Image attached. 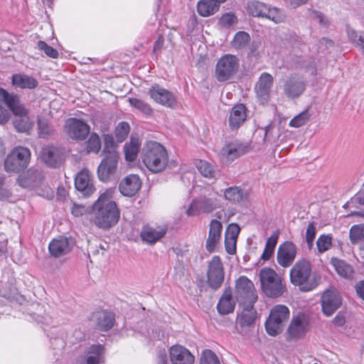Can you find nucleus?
I'll return each instance as SVG.
<instances>
[{
	"instance_id": "f257e3e1",
	"label": "nucleus",
	"mask_w": 364,
	"mask_h": 364,
	"mask_svg": "<svg viewBox=\"0 0 364 364\" xmlns=\"http://www.w3.org/2000/svg\"><path fill=\"white\" fill-rule=\"evenodd\" d=\"M114 192L112 188L105 190L90 208L91 221L99 228L108 230L116 225L119 220V209L112 200Z\"/></svg>"
},
{
	"instance_id": "f03ea898",
	"label": "nucleus",
	"mask_w": 364,
	"mask_h": 364,
	"mask_svg": "<svg viewBox=\"0 0 364 364\" xmlns=\"http://www.w3.org/2000/svg\"><path fill=\"white\" fill-rule=\"evenodd\" d=\"M290 282L302 291H310L318 285L320 279L313 272L311 262L304 258L298 259L289 271Z\"/></svg>"
},
{
	"instance_id": "7ed1b4c3",
	"label": "nucleus",
	"mask_w": 364,
	"mask_h": 364,
	"mask_svg": "<svg viewBox=\"0 0 364 364\" xmlns=\"http://www.w3.org/2000/svg\"><path fill=\"white\" fill-rule=\"evenodd\" d=\"M0 96L2 97L7 107L13 112L15 117L13 120L16 130L20 133H28L33 126V122L28 116V110L21 102L19 97L14 93H9L0 88Z\"/></svg>"
},
{
	"instance_id": "20e7f679",
	"label": "nucleus",
	"mask_w": 364,
	"mask_h": 364,
	"mask_svg": "<svg viewBox=\"0 0 364 364\" xmlns=\"http://www.w3.org/2000/svg\"><path fill=\"white\" fill-rule=\"evenodd\" d=\"M235 298L242 305L241 318H256L253 304L256 301L257 296L254 284L245 276L240 277L235 282Z\"/></svg>"
},
{
	"instance_id": "39448f33",
	"label": "nucleus",
	"mask_w": 364,
	"mask_h": 364,
	"mask_svg": "<svg viewBox=\"0 0 364 364\" xmlns=\"http://www.w3.org/2000/svg\"><path fill=\"white\" fill-rule=\"evenodd\" d=\"M259 277L261 288L268 297L277 298L287 292L285 282L273 269H261Z\"/></svg>"
},
{
	"instance_id": "423d86ee",
	"label": "nucleus",
	"mask_w": 364,
	"mask_h": 364,
	"mask_svg": "<svg viewBox=\"0 0 364 364\" xmlns=\"http://www.w3.org/2000/svg\"><path fill=\"white\" fill-rule=\"evenodd\" d=\"M220 207V198L218 192L210 193L199 199L193 200L189 208L186 210L188 216H195L200 213H210Z\"/></svg>"
},
{
	"instance_id": "0eeeda50",
	"label": "nucleus",
	"mask_w": 364,
	"mask_h": 364,
	"mask_svg": "<svg viewBox=\"0 0 364 364\" xmlns=\"http://www.w3.org/2000/svg\"><path fill=\"white\" fill-rule=\"evenodd\" d=\"M30 159L31 151L28 148L15 147L5 160V169L11 172L21 171L28 166Z\"/></svg>"
},
{
	"instance_id": "6e6552de",
	"label": "nucleus",
	"mask_w": 364,
	"mask_h": 364,
	"mask_svg": "<svg viewBox=\"0 0 364 364\" xmlns=\"http://www.w3.org/2000/svg\"><path fill=\"white\" fill-rule=\"evenodd\" d=\"M240 66L237 56L226 54L218 61L215 67V77L219 82L230 80L237 72Z\"/></svg>"
},
{
	"instance_id": "1a4fd4ad",
	"label": "nucleus",
	"mask_w": 364,
	"mask_h": 364,
	"mask_svg": "<svg viewBox=\"0 0 364 364\" xmlns=\"http://www.w3.org/2000/svg\"><path fill=\"white\" fill-rule=\"evenodd\" d=\"M119 154L116 150L108 151L97 167V177L102 182H107L115 175Z\"/></svg>"
},
{
	"instance_id": "9d476101",
	"label": "nucleus",
	"mask_w": 364,
	"mask_h": 364,
	"mask_svg": "<svg viewBox=\"0 0 364 364\" xmlns=\"http://www.w3.org/2000/svg\"><path fill=\"white\" fill-rule=\"evenodd\" d=\"M207 282L213 289H218L223 284L225 271L223 262L218 256H214L208 264L207 271Z\"/></svg>"
},
{
	"instance_id": "9b49d317",
	"label": "nucleus",
	"mask_w": 364,
	"mask_h": 364,
	"mask_svg": "<svg viewBox=\"0 0 364 364\" xmlns=\"http://www.w3.org/2000/svg\"><path fill=\"white\" fill-rule=\"evenodd\" d=\"M63 131L68 138L75 141H82L88 136L90 127L82 120L69 118L65 121Z\"/></svg>"
},
{
	"instance_id": "f8f14e48",
	"label": "nucleus",
	"mask_w": 364,
	"mask_h": 364,
	"mask_svg": "<svg viewBox=\"0 0 364 364\" xmlns=\"http://www.w3.org/2000/svg\"><path fill=\"white\" fill-rule=\"evenodd\" d=\"M274 77L268 73H262L255 85V92L258 102L267 105L271 97Z\"/></svg>"
},
{
	"instance_id": "ddd939ff",
	"label": "nucleus",
	"mask_w": 364,
	"mask_h": 364,
	"mask_svg": "<svg viewBox=\"0 0 364 364\" xmlns=\"http://www.w3.org/2000/svg\"><path fill=\"white\" fill-rule=\"evenodd\" d=\"M304 77L299 74H292L287 77L283 84L284 95L291 99L301 96L306 90Z\"/></svg>"
},
{
	"instance_id": "4468645a",
	"label": "nucleus",
	"mask_w": 364,
	"mask_h": 364,
	"mask_svg": "<svg viewBox=\"0 0 364 364\" xmlns=\"http://www.w3.org/2000/svg\"><path fill=\"white\" fill-rule=\"evenodd\" d=\"M297 254V247L291 241L280 244L277 252V262L283 268H288L293 264Z\"/></svg>"
},
{
	"instance_id": "2eb2a0df",
	"label": "nucleus",
	"mask_w": 364,
	"mask_h": 364,
	"mask_svg": "<svg viewBox=\"0 0 364 364\" xmlns=\"http://www.w3.org/2000/svg\"><path fill=\"white\" fill-rule=\"evenodd\" d=\"M143 162L150 171L159 172V143L150 141L146 144Z\"/></svg>"
},
{
	"instance_id": "dca6fc26",
	"label": "nucleus",
	"mask_w": 364,
	"mask_h": 364,
	"mask_svg": "<svg viewBox=\"0 0 364 364\" xmlns=\"http://www.w3.org/2000/svg\"><path fill=\"white\" fill-rule=\"evenodd\" d=\"M341 297L339 292L334 288H330L323 293L321 306L324 316L328 317L341 305Z\"/></svg>"
},
{
	"instance_id": "f3484780",
	"label": "nucleus",
	"mask_w": 364,
	"mask_h": 364,
	"mask_svg": "<svg viewBox=\"0 0 364 364\" xmlns=\"http://www.w3.org/2000/svg\"><path fill=\"white\" fill-rule=\"evenodd\" d=\"M75 186L76 189L85 196H90L95 191L92 174L86 168L82 169L76 175Z\"/></svg>"
},
{
	"instance_id": "a211bd4d",
	"label": "nucleus",
	"mask_w": 364,
	"mask_h": 364,
	"mask_svg": "<svg viewBox=\"0 0 364 364\" xmlns=\"http://www.w3.org/2000/svg\"><path fill=\"white\" fill-rule=\"evenodd\" d=\"M141 187V181L136 174H129L122 179L119 185V192L124 196H135Z\"/></svg>"
},
{
	"instance_id": "6ab92c4d",
	"label": "nucleus",
	"mask_w": 364,
	"mask_h": 364,
	"mask_svg": "<svg viewBox=\"0 0 364 364\" xmlns=\"http://www.w3.org/2000/svg\"><path fill=\"white\" fill-rule=\"evenodd\" d=\"M105 348L97 343L90 346L87 351L85 358H79L76 364H102L104 363Z\"/></svg>"
},
{
	"instance_id": "aec40b11",
	"label": "nucleus",
	"mask_w": 364,
	"mask_h": 364,
	"mask_svg": "<svg viewBox=\"0 0 364 364\" xmlns=\"http://www.w3.org/2000/svg\"><path fill=\"white\" fill-rule=\"evenodd\" d=\"M169 357L172 364H193L195 358L185 347L175 345L169 348Z\"/></svg>"
},
{
	"instance_id": "412c9836",
	"label": "nucleus",
	"mask_w": 364,
	"mask_h": 364,
	"mask_svg": "<svg viewBox=\"0 0 364 364\" xmlns=\"http://www.w3.org/2000/svg\"><path fill=\"white\" fill-rule=\"evenodd\" d=\"M73 246V241L65 237L53 239L49 244V252L54 257H59L70 252Z\"/></svg>"
},
{
	"instance_id": "4be33fe9",
	"label": "nucleus",
	"mask_w": 364,
	"mask_h": 364,
	"mask_svg": "<svg viewBox=\"0 0 364 364\" xmlns=\"http://www.w3.org/2000/svg\"><path fill=\"white\" fill-rule=\"evenodd\" d=\"M40 156L42 161L51 168L59 166L62 162L61 152L54 146H46L42 148Z\"/></svg>"
},
{
	"instance_id": "5701e85b",
	"label": "nucleus",
	"mask_w": 364,
	"mask_h": 364,
	"mask_svg": "<svg viewBox=\"0 0 364 364\" xmlns=\"http://www.w3.org/2000/svg\"><path fill=\"white\" fill-rule=\"evenodd\" d=\"M248 151V146L238 141H234L225 145L221 149V155L228 161H232L235 159L245 154Z\"/></svg>"
},
{
	"instance_id": "b1692460",
	"label": "nucleus",
	"mask_w": 364,
	"mask_h": 364,
	"mask_svg": "<svg viewBox=\"0 0 364 364\" xmlns=\"http://www.w3.org/2000/svg\"><path fill=\"white\" fill-rule=\"evenodd\" d=\"M223 225L221 223L217 220H212L210 223V229L208 237L206 241V250L212 252L218 244L222 232Z\"/></svg>"
},
{
	"instance_id": "393cba45",
	"label": "nucleus",
	"mask_w": 364,
	"mask_h": 364,
	"mask_svg": "<svg viewBox=\"0 0 364 364\" xmlns=\"http://www.w3.org/2000/svg\"><path fill=\"white\" fill-rule=\"evenodd\" d=\"M235 306V301L232 297V289L229 287L225 288L220 298L217 308L220 314L227 315L233 312Z\"/></svg>"
},
{
	"instance_id": "a878e982",
	"label": "nucleus",
	"mask_w": 364,
	"mask_h": 364,
	"mask_svg": "<svg viewBox=\"0 0 364 364\" xmlns=\"http://www.w3.org/2000/svg\"><path fill=\"white\" fill-rule=\"evenodd\" d=\"M308 320H291L287 333L290 339H299L302 338L308 331Z\"/></svg>"
},
{
	"instance_id": "bb28decb",
	"label": "nucleus",
	"mask_w": 364,
	"mask_h": 364,
	"mask_svg": "<svg viewBox=\"0 0 364 364\" xmlns=\"http://www.w3.org/2000/svg\"><path fill=\"white\" fill-rule=\"evenodd\" d=\"M246 108L242 104L232 108L229 117V126L231 129H237L246 119Z\"/></svg>"
},
{
	"instance_id": "cd10ccee",
	"label": "nucleus",
	"mask_w": 364,
	"mask_h": 364,
	"mask_svg": "<svg viewBox=\"0 0 364 364\" xmlns=\"http://www.w3.org/2000/svg\"><path fill=\"white\" fill-rule=\"evenodd\" d=\"M140 238L144 243L152 245L159 240V232L150 224H145L141 228Z\"/></svg>"
},
{
	"instance_id": "c85d7f7f",
	"label": "nucleus",
	"mask_w": 364,
	"mask_h": 364,
	"mask_svg": "<svg viewBox=\"0 0 364 364\" xmlns=\"http://www.w3.org/2000/svg\"><path fill=\"white\" fill-rule=\"evenodd\" d=\"M12 84L21 89H34L38 86V83L31 76L23 74H15L12 76Z\"/></svg>"
},
{
	"instance_id": "c756f323",
	"label": "nucleus",
	"mask_w": 364,
	"mask_h": 364,
	"mask_svg": "<svg viewBox=\"0 0 364 364\" xmlns=\"http://www.w3.org/2000/svg\"><path fill=\"white\" fill-rule=\"evenodd\" d=\"M219 10V6L210 0H200L197 4V11L203 17L213 15Z\"/></svg>"
},
{
	"instance_id": "7c9ffc66",
	"label": "nucleus",
	"mask_w": 364,
	"mask_h": 364,
	"mask_svg": "<svg viewBox=\"0 0 364 364\" xmlns=\"http://www.w3.org/2000/svg\"><path fill=\"white\" fill-rule=\"evenodd\" d=\"M141 143L137 138L132 137L129 143L124 145L125 159L128 161H134L136 160Z\"/></svg>"
},
{
	"instance_id": "2f4dec72",
	"label": "nucleus",
	"mask_w": 364,
	"mask_h": 364,
	"mask_svg": "<svg viewBox=\"0 0 364 364\" xmlns=\"http://www.w3.org/2000/svg\"><path fill=\"white\" fill-rule=\"evenodd\" d=\"M178 166L176 160L169 159L166 149L161 145V173L167 171L168 173H173Z\"/></svg>"
},
{
	"instance_id": "473e14b6",
	"label": "nucleus",
	"mask_w": 364,
	"mask_h": 364,
	"mask_svg": "<svg viewBox=\"0 0 364 364\" xmlns=\"http://www.w3.org/2000/svg\"><path fill=\"white\" fill-rule=\"evenodd\" d=\"M224 197L232 203H238L246 198V195L240 187L232 186L225 190Z\"/></svg>"
},
{
	"instance_id": "72a5a7b5",
	"label": "nucleus",
	"mask_w": 364,
	"mask_h": 364,
	"mask_svg": "<svg viewBox=\"0 0 364 364\" xmlns=\"http://www.w3.org/2000/svg\"><path fill=\"white\" fill-rule=\"evenodd\" d=\"M43 178L41 171L37 169H30L23 178V181L25 186L28 187H36L41 184Z\"/></svg>"
},
{
	"instance_id": "f704fd0d",
	"label": "nucleus",
	"mask_w": 364,
	"mask_h": 364,
	"mask_svg": "<svg viewBox=\"0 0 364 364\" xmlns=\"http://www.w3.org/2000/svg\"><path fill=\"white\" fill-rule=\"evenodd\" d=\"M331 264L336 269V272L344 278H350L353 274L352 267L346 263L344 260L337 258L331 259Z\"/></svg>"
},
{
	"instance_id": "c9c22d12",
	"label": "nucleus",
	"mask_w": 364,
	"mask_h": 364,
	"mask_svg": "<svg viewBox=\"0 0 364 364\" xmlns=\"http://www.w3.org/2000/svg\"><path fill=\"white\" fill-rule=\"evenodd\" d=\"M279 232V231L274 232L272 235L267 239L265 245L264 250L261 256V259L264 261L269 260L272 256L274 248L277 245Z\"/></svg>"
},
{
	"instance_id": "e433bc0d",
	"label": "nucleus",
	"mask_w": 364,
	"mask_h": 364,
	"mask_svg": "<svg viewBox=\"0 0 364 364\" xmlns=\"http://www.w3.org/2000/svg\"><path fill=\"white\" fill-rule=\"evenodd\" d=\"M38 133L40 137H49L55 134V129L49 120L39 117H38Z\"/></svg>"
},
{
	"instance_id": "4c0bfd02",
	"label": "nucleus",
	"mask_w": 364,
	"mask_h": 364,
	"mask_svg": "<svg viewBox=\"0 0 364 364\" xmlns=\"http://www.w3.org/2000/svg\"><path fill=\"white\" fill-rule=\"evenodd\" d=\"M247 12L252 16L264 18L267 12L268 6L262 2L252 1L247 4Z\"/></svg>"
},
{
	"instance_id": "58836bf2",
	"label": "nucleus",
	"mask_w": 364,
	"mask_h": 364,
	"mask_svg": "<svg viewBox=\"0 0 364 364\" xmlns=\"http://www.w3.org/2000/svg\"><path fill=\"white\" fill-rule=\"evenodd\" d=\"M196 166L198 171L205 178H212L215 177V167L209 162L203 160H198Z\"/></svg>"
},
{
	"instance_id": "ea45409f",
	"label": "nucleus",
	"mask_w": 364,
	"mask_h": 364,
	"mask_svg": "<svg viewBox=\"0 0 364 364\" xmlns=\"http://www.w3.org/2000/svg\"><path fill=\"white\" fill-rule=\"evenodd\" d=\"M284 320H265L264 327L267 333L272 336H276L283 330Z\"/></svg>"
},
{
	"instance_id": "a19ab883",
	"label": "nucleus",
	"mask_w": 364,
	"mask_h": 364,
	"mask_svg": "<svg viewBox=\"0 0 364 364\" xmlns=\"http://www.w3.org/2000/svg\"><path fill=\"white\" fill-rule=\"evenodd\" d=\"M161 105L175 109L178 106V102L172 92L166 90H161Z\"/></svg>"
},
{
	"instance_id": "79ce46f5",
	"label": "nucleus",
	"mask_w": 364,
	"mask_h": 364,
	"mask_svg": "<svg viewBox=\"0 0 364 364\" xmlns=\"http://www.w3.org/2000/svg\"><path fill=\"white\" fill-rule=\"evenodd\" d=\"M289 316L290 311L287 306L277 304L271 309L268 318H288Z\"/></svg>"
},
{
	"instance_id": "37998d69",
	"label": "nucleus",
	"mask_w": 364,
	"mask_h": 364,
	"mask_svg": "<svg viewBox=\"0 0 364 364\" xmlns=\"http://www.w3.org/2000/svg\"><path fill=\"white\" fill-rule=\"evenodd\" d=\"M255 320H236L234 329L242 335H248L252 328H254Z\"/></svg>"
},
{
	"instance_id": "c03bdc74",
	"label": "nucleus",
	"mask_w": 364,
	"mask_h": 364,
	"mask_svg": "<svg viewBox=\"0 0 364 364\" xmlns=\"http://www.w3.org/2000/svg\"><path fill=\"white\" fill-rule=\"evenodd\" d=\"M250 35L245 31H239L237 32L233 41H232V46L235 49H242L244 48L250 42Z\"/></svg>"
},
{
	"instance_id": "a18cd8bd",
	"label": "nucleus",
	"mask_w": 364,
	"mask_h": 364,
	"mask_svg": "<svg viewBox=\"0 0 364 364\" xmlns=\"http://www.w3.org/2000/svg\"><path fill=\"white\" fill-rule=\"evenodd\" d=\"M349 237L353 244L364 240V225H355L350 229Z\"/></svg>"
},
{
	"instance_id": "49530a36",
	"label": "nucleus",
	"mask_w": 364,
	"mask_h": 364,
	"mask_svg": "<svg viewBox=\"0 0 364 364\" xmlns=\"http://www.w3.org/2000/svg\"><path fill=\"white\" fill-rule=\"evenodd\" d=\"M311 114L309 113V109H306L302 112L295 116L290 122L289 126L291 127H301L306 124L310 119Z\"/></svg>"
},
{
	"instance_id": "de8ad7c7",
	"label": "nucleus",
	"mask_w": 364,
	"mask_h": 364,
	"mask_svg": "<svg viewBox=\"0 0 364 364\" xmlns=\"http://www.w3.org/2000/svg\"><path fill=\"white\" fill-rule=\"evenodd\" d=\"M264 18L270 19L276 23H279L284 21L286 16L284 11L277 8L270 9L268 7L267 12Z\"/></svg>"
},
{
	"instance_id": "09e8293b",
	"label": "nucleus",
	"mask_w": 364,
	"mask_h": 364,
	"mask_svg": "<svg viewBox=\"0 0 364 364\" xmlns=\"http://www.w3.org/2000/svg\"><path fill=\"white\" fill-rule=\"evenodd\" d=\"M129 125L127 122H120L115 129V136L118 142H123L129 132Z\"/></svg>"
},
{
	"instance_id": "8fccbe9b",
	"label": "nucleus",
	"mask_w": 364,
	"mask_h": 364,
	"mask_svg": "<svg viewBox=\"0 0 364 364\" xmlns=\"http://www.w3.org/2000/svg\"><path fill=\"white\" fill-rule=\"evenodd\" d=\"M200 364H220V363L218 356L213 350L205 349L202 353Z\"/></svg>"
},
{
	"instance_id": "3c124183",
	"label": "nucleus",
	"mask_w": 364,
	"mask_h": 364,
	"mask_svg": "<svg viewBox=\"0 0 364 364\" xmlns=\"http://www.w3.org/2000/svg\"><path fill=\"white\" fill-rule=\"evenodd\" d=\"M101 149V141L99 136L92 133L87 141V150L88 152L98 153Z\"/></svg>"
},
{
	"instance_id": "603ef678",
	"label": "nucleus",
	"mask_w": 364,
	"mask_h": 364,
	"mask_svg": "<svg viewBox=\"0 0 364 364\" xmlns=\"http://www.w3.org/2000/svg\"><path fill=\"white\" fill-rule=\"evenodd\" d=\"M129 102L132 106L134 107L144 114H151L152 109L147 103L144 102L141 100L137 98H129Z\"/></svg>"
},
{
	"instance_id": "864d4df0",
	"label": "nucleus",
	"mask_w": 364,
	"mask_h": 364,
	"mask_svg": "<svg viewBox=\"0 0 364 364\" xmlns=\"http://www.w3.org/2000/svg\"><path fill=\"white\" fill-rule=\"evenodd\" d=\"M37 47L40 50L43 51L48 57L52 58H58V51L50 46L48 45L45 41H39L37 43Z\"/></svg>"
},
{
	"instance_id": "5fc2aeb1",
	"label": "nucleus",
	"mask_w": 364,
	"mask_h": 364,
	"mask_svg": "<svg viewBox=\"0 0 364 364\" xmlns=\"http://www.w3.org/2000/svg\"><path fill=\"white\" fill-rule=\"evenodd\" d=\"M219 22L221 26L224 28H230L237 23V18L233 13L228 12L220 17Z\"/></svg>"
},
{
	"instance_id": "6e6d98bb",
	"label": "nucleus",
	"mask_w": 364,
	"mask_h": 364,
	"mask_svg": "<svg viewBox=\"0 0 364 364\" xmlns=\"http://www.w3.org/2000/svg\"><path fill=\"white\" fill-rule=\"evenodd\" d=\"M316 245L319 253H323L330 248L331 245V238L326 235H321L317 240Z\"/></svg>"
},
{
	"instance_id": "4d7b16f0",
	"label": "nucleus",
	"mask_w": 364,
	"mask_h": 364,
	"mask_svg": "<svg viewBox=\"0 0 364 364\" xmlns=\"http://www.w3.org/2000/svg\"><path fill=\"white\" fill-rule=\"evenodd\" d=\"M94 318H114V314L109 310L101 307L97 308L92 314Z\"/></svg>"
},
{
	"instance_id": "13d9d810",
	"label": "nucleus",
	"mask_w": 364,
	"mask_h": 364,
	"mask_svg": "<svg viewBox=\"0 0 364 364\" xmlns=\"http://www.w3.org/2000/svg\"><path fill=\"white\" fill-rule=\"evenodd\" d=\"M0 124H5L8 122L10 113L7 109V105L4 99L0 96Z\"/></svg>"
},
{
	"instance_id": "bf43d9fd",
	"label": "nucleus",
	"mask_w": 364,
	"mask_h": 364,
	"mask_svg": "<svg viewBox=\"0 0 364 364\" xmlns=\"http://www.w3.org/2000/svg\"><path fill=\"white\" fill-rule=\"evenodd\" d=\"M316 235V227L314 223L309 224L306 232V240L309 248L313 245V242Z\"/></svg>"
},
{
	"instance_id": "052dcab7",
	"label": "nucleus",
	"mask_w": 364,
	"mask_h": 364,
	"mask_svg": "<svg viewBox=\"0 0 364 364\" xmlns=\"http://www.w3.org/2000/svg\"><path fill=\"white\" fill-rule=\"evenodd\" d=\"M240 232V226L236 223H231L228 226L225 235L237 240Z\"/></svg>"
},
{
	"instance_id": "680f3d73",
	"label": "nucleus",
	"mask_w": 364,
	"mask_h": 364,
	"mask_svg": "<svg viewBox=\"0 0 364 364\" xmlns=\"http://www.w3.org/2000/svg\"><path fill=\"white\" fill-rule=\"evenodd\" d=\"M237 240L233 238H230L225 235V246L227 252L230 255H233L236 251Z\"/></svg>"
},
{
	"instance_id": "e2e57ef3",
	"label": "nucleus",
	"mask_w": 364,
	"mask_h": 364,
	"mask_svg": "<svg viewBox=\"0 0 364 364\" xmlns=\"http://www.w3.org/2000/svg\"><path fill=\"white\" fill-rule=\"evenodd\" d=\"M114 321L115 320H99L97 327L102 331H107L114 326Z\"/></svg>"
},
{
	"instance_id": "0e129e2a",
	"label": "nucleus",
	"mask_w": 364,
	"mask_h": 364,
	"mask_svg": "<svg viewBox=\"0 0 364 364\" xmlns=\"http://www.w3.org/2000/svg\"><path fill=\"white\" fill-rule=\"evenodd\" d=\"M104 142H105V149L104 152L106 153L109 150H114L113 146L114 145V141L113 136L109 134H106L104 136Z\"/></svg>"
},
{
	"instance_id": "69168bd1",
	"label": "nucleus",
	"mask_w": 364,
	"mask_h": 364,
	"mask_svg": "<svg viewBox=\"0 0 364 364\" xmlns=\"http://www.w3.org/2000/svg\"><path fill=\"white\" fill-rule=\"evenodd\" d=\"M150 98L152 99L156 102H159V86L158 85H155L152 86L148 92Z\"/></svg>"
},
{
	"instance_id": "338daca9",
	"label": "nucleus",
	"mask_w": 364,
	"mask_h": 364,
	"mask_svg": "<svg viewBox=\"0 0 364 364\" xmlns=\"http://www.w3.org/2000/svg\"><path fill=\"white\" fill-rule=\"evenodd\" d=\"M86 210V208L84 205L73 204L71 213L74 216L79 217L85 213Z\"/></svg>"
},
{
	"instance_id": "774afa93",
	"label": "nucleus",
	"mask_w": 364,
	"mask_h": 364,
	"mask_svg": "<svg viewBox=\"0 0 364 364\" xmlns=\"http://www.w3.org/2000/svg\"><path fill=\"white\" fill-rule=\"evenodd\" d=\"M355 288L358 296L364 301V280L358 282Z\"/></svg>"
}]
</instances>
